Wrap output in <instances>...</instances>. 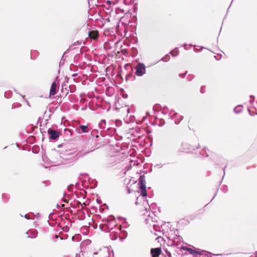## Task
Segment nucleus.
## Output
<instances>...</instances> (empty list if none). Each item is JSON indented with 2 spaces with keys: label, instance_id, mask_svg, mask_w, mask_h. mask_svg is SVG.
<instances>
[{
  "label": "nucleus",
  "instance_id": "13",
  "mask_svg": "<svg viewBox=\"0 0 257 257\" xmlns=\"http://www.w3.org/2000/svg\"><path fill=\"white\" fill-rule=\"evenodd\" d=\"M89 37L93 40H95L98 37V32L95 31H91L89 32Z\"/></svg>",
  "mask_w": 257,
  "mask_h": 257
},
{
  "label": "nucleus",
  "instance_id": "1",
  "mask_svg": "<svg viewBox=\"0 0 257 257\" xmlns=\"http://www.w3.org/2000/svg\"><path fill=\"white\" fill-rule=\"evenodd\" d=\"M110 232V236L112 240H115L119 236L120 225H117L113 216H109L104 223Z\"/></svg>",
  "mask_w": 257,
  "mask_h": 257
},
{
  "label": "nucleus",
  "instance_id": "15",
  "mask_svg": "<svg viewBox=\"0 0 257 257\" xmlns=\"http://www.w3.org/2000/svg\"><path fill=\"white\" fill-rule=\"evenodd\" d=\"M188 145L186 143H184L182 144V151L185 152H190L191 151L190 150V148H188Z\"/></svg>",
  "mask_w": 257,
  "mask_h": 257
},
{
  "label": "nucleus",
  "instance_id": "11",
  "mask_svg": "<svg viewBox=\"0 0 257 257\" xmlns=\"http://www.w3.org/2000/svg\"><path fill=\"white\" fill-rule=\"evenodd\" d=\"M54 157L57 159H61V153L56 152L54 154ZM54 163H56L57 165L60 164L62 163V161L61 159H60V160H58L57 161H54Z\"/></svg>",
  "mask_w": 257,
  "mask_h": 257
},
{
  "label": "nucleus",
  "instance_id": "9",
  "mask_svg": "<svg viewBox=\"0 0 257 257\" xmlns=\"http://www.w3.org/2000/svg\"><path fill=\"white\" fill-rule=\"evenodd\" d=\"M162 250L161 248L157 247L155 248H152L151 250V253L152 257H159V255L161 254Z\"/></svg>",
  "mask_w": 257,
  "mask_h": 257
},
{
  "label": "nucleus",
  "instance_id": "4",
  "mask_svg": "<svg viewBox=\"0 0 257 257\" xmlns=\"http://www.w3.org/2000/svg\"><path fill=\"white\" fill-rule=\"evenodd\" d=\"M135 74L138 76H142L146 73V67L143 63H140L136 67Z\"/></svg>",
  "mask_w": 257,
  "mask_h": 257
},
{
  "label": "nucleus",
  "instance_id": "22",
  "mask_svg": "<svg viewBox=\"0 0 257 257\" xmlns=\"http://www.w3.org/2000/svg\"><path fill=\"white\" fill-rule=\"evenodd\" d=\"M207 149L206 148H204V149H203V152H204V153H203L202 154V156H205V155H205V156H206V157H207V156H208V155L207 154Z\"/></svg>",
  "mask_w": 257,
  "mask_h": 257
},
{
  "label": "nucleus",
  "instance_id": "29",
  "mask_svg": "<svg viewBox=\"0 0 257 257\" xmlns=\"http://www.w3.org/2000/svg\"><path fill=\"white\" fill-rule=\"evenodd\" d=\"M139 197H138L137 198V201L136 202V204H138V202H139Z\"/></svg>",
  "mask_w": 257,
  "mask_h": 257
},
{
  "label": "nucleus",
  "instance_id": "17",
  "mask_svg": "<svg viewBox=\"0 0 257 257\" xmlns=\"http://www.w3.org/2000/svg\"><path fill=\"white\" fill-rule=\"evenodd\" d=\"M25 217L27 219H34V214H33V213L27 214L25 215Z\"/></svg>",
  "mask_w": 257,
  "mask_h": 257
},
{
  "label": "nucleus",
  "instance_id": "28",
  "mask_svg": "<svg viewBox=\"0 0 257 257\" xmlns=\"http://www.w3.org/2000/svg\"><path fill=\"white\" fill-rule=\"evenodd\" d=\"M253 101H254V97H253L252 98H251L250 100H249V102L250 103H252Z\"/></svg>",
  "mask_w": 257,
  "mask_h": 257
},
{
  "label": "nucleus",
  "instance_id": "21",
  "mask_svg": "<svg viewBox=\"0 0 257 257\" xmlns=\"http://www.w3.org/2000/svg\"><path fill=\"white\" fill-rule=\"evenodd\" d=\"M64 132H65V133L66 134H67V135H68L69 134H70V136L72 135V133H71V131L68 128H65L64 130Z\"/></svg>",
  "mask_w": 257,
  "mask_h": 257
},
{
  "label": "nucleus",
  "instance_id": "12",
  "mask_svg": "<svg viewBox=\"0 0 257 257\" xmlns=\"http://www.w3.org/2000/svg\"><path fill=\"white\" fill-rule=\"evenodd\" d=\"M154 233L157 236H160L161 234L160 227L157 225H153Z\"/></svg>",
  "mask_w": 257,
  "mask_h": 257
},
{
  "label": "nucleus",
  "instance_id": "16",
  "mask_svg": "<svg viewBox=\"0 0 257 257\" xmlns=\"http://www.w3.org/2000/svg\"><path fill=\"white\" fill-rule=\"evenodd\" d=\"M242 108V105H238L234 108V111L235 113H239L241 111Z\"/></svg>",
  "mask_w": 257,
  "mask_h": 257
},
{
  "label": "nucleus",
  "instance_id": "5",
  "mask_svg": "<svg viewBox=\"0 0 257 257\" xmlns=\"http://www.w3.org/2000/svg\"><path fill=\"white\" fill-rule=\"evenodd\" d=\"M48 134L49 135V138L53 140L57 139L61 134V133L51 128H49L48 130Z\"/></svg>",
  "mask_w": 257,
  "mask_h": 257
},
{
  "label": "nucleus",
  "instance_id": "8",
  "mask_svg": "<svg viewBox=\"0 0 257 257\" xmlns=\"http://www.w3.org/2000/svg\"><path fill=\"white\" fill-rule=\"evenodd\" d=\"M76 131L78 134L88 133L89 131L88 125H81L76 128Z\"/></svg>",
  "mask_w": 257,
  "mask_h": 257
},
{
  "label": "nucleus",
  "instance_id": "25",
  "mask_svg": "<svg viewBox=\"0 0 257 257\" xmlns=\"http://www.w3.org/2000/svg\"><path fill=\"white\" fill-rule=\"evenodd\" d=\"M111 1H109V0H107L106 2V3L108 5V6H110L111 4Z\"/></svg>",
  "mask_w": 257,
  "mask_h": 257
},
{
  "label": "nucleus",
  "instance_id": "23",
  "mask_svg": "<svg viewBox=\"0 0 257 257\" xmlns=\"http://www.w3.org/2000/svg\"><path fill=\"white\" fill-rule=\"evenodd\" d=\"M115 123H116V125L117 126H119L121 124V121L120 120H116Z\"/></svg>",
  "mask_w": 257,
  "mask_h": 257
},
{
  "label": "nucleus",
  "instance_id": "24",
  "mask_svg": "<svg viewBox=\"0 0 257 257\" xmlns=\"http://www.w3.org/2000/svg\"><path fill=\"white\" fill-rule=\"evenodd\" d=\"M169 57V56L167 55V56H166V57H163V58H162V60H163V61H166H166H168V59H167V60L166 59V58L167 57Z\"/></svg>",
  "mask_w": 257,
  "mask_h": 257
},
{
  "label": "nucleus",
  "instance_id": "10",
  "mask_svg": "<svg viewBox=\"0 0 257 257\" xmlns=\"http://www.w3.org/2000/svg\"><path fill=\"white\" fill-rule=\"evenodd\" d=\"M38 232L36 229H32L27 232L28 237L32 238H35L37 236Z\"/></svg>",
  "mask_w": 257,
  "mask_h": 257
},
{
  "label": "nucleus",
  "instance_id": "27",
  "mask_svg": "<svg viewBox=\"0 0 257 257\" xmlns=\"http://www.w3.org/2000/svg\"><path fill=\"white\" fill-rule=\"evenodd\" d=\"M200 92L203 93H204V86H202L200 89Z\"/></svg>",
  "mask_w": 257,
  "mask_h": 257
},
{
  "label": "nucleus",
  "instance_id": "6",
  "mask_svg": "<svg viewBox=\"0 0 257 257\" xmlns=\"http://www.w3.org/2000/svg\"><path fill=\"white\" fill-rule=\"evenodd\" d=\"M58 85L59 82L57 80L52 83L50 90V95L53 96L56 94Z\"/></svg>",
  "mask_w": 257,
  "mask_h": 257
},
{
  "label": "nucleus",
  "instance_id": "7",
  "mask_svg": "<svg viewBox=\"0 0 257 257\" xmlns=\"http://www.w3.org/2000/svg\"><path fill=\"white\" fill-rule=\"evenodd\" d=\"M171 119H175V123L178 124L180 121L182 119V116L178 115L177 113L171 112L170 113Z\"/></svg>",
  "mask_w": 257,
  "mask_h": 257
},
{
  "label": "nucleus",
  "instance_id": "26",
  "mask_svg": "<svg viewBox=\"0 0 257 257\" xmlns=\"http://www.w3.org/2000/svg\"><path fill=\"white\" fill-rule=\"evenodd\" d=\"M187 72H185V73L184 74H180V77H181V78H184V76L186 75Z\"/></svg>",
  "mask_w": 257,
  "mask_h": 257
},
{
  "label": "nucleus",
  "instance_id": "2",
  "mask_svg": "<svg viewBox=\"0 0 257 257\" xmlns=\"http://www.w3.org/2000/svg\"><path fill=\"white\" fill-rule=\"evenodd\" d=\"M94 254H98L100 257H113V252L109 247H103L98 251L94 252Z\"/></svg>",
  "mask_w": 257,
  "mask_h": 257
},
{
  "label": "nucleus",
  "instance_id": "3",
  "mask_svg": "<svg viewBox=\"0 0 257 257\" xmlns=\"http://www.w3.org/2000/svg\"><path fill=\"white\" fill-rule=\"evenodd\" d=\"M138 185L141 192V195L143 197L147 196V191L146 186V181L145 176H140L139 179Z\"/></svg>",
  "mask_w": 257,
  "mask_h": 257
},
{
  "label": "nucleus",
  "instance_id": "20",
  "mask_svg": "<svg viewBox=\"0 0 257 257\" xmlns=\"http://www.w3.org/2000/svg\"><path fill=\"white\" fill-rule=\"evenodd\" d=\"M187 250H188V251H189L191 253H199L198 251H195L194 250H193V249H191V248H187L186 249Z\"/></svg>",
  "mask_w": 257,
  "mask_h": 257
},
{
  "label": "nucleus",
  "instance_id": "30",
  "mask_svg": "<svg viewBox=\"0 0 257 257\" xmlns=\"http://www.w3.org/2000/svg\"><path fill=\"white\" fill-rule=\"evenodd\" d=\"M194 51H197L196 48H195V49H194Z\"/></svg>",
  "mask_w": 257,
  "mask_h": 257
},
{
  "label": "nucleus",
  "instance_id": "14",
  "mask_svg": "<svg viewBox=\"0 0 257 257\" xmlns=\"http://www.w3.org/2000/svg\"><path fill=\"white\" fill-rule=\"evenodd\" d=\"M143 205L144 206L145 210L148 212L150 210V207L148 203L147 200H144L143 201Z\"/></svg>",
  "mask_w": 257,
  "mask_h": 257
},
{
  "label": "nucleus",
  "instance_id": "18",
  "mask_svg": "<svg viewBox=\"0 0 257 257\" xmlns=\"http://www.w3.org/2000/svg\"><path fill=\"white\" fill-rule=\"evenodd\" d=\"M178 53H179V51L177 49H175V50H174L171 52V55L173 56H175L177 55L178 54Z\"/></svg>",
  "mask_w": 257,
  "mask_h": 257
},
{
  "label": "nucleus",
  "instance_id": "19",
  "mask_svg": "<svg viewBox=\"0 0 257 257\" xmlns=\"http://www.w3.org/2000/svg\"><path fill=\"white\" fill-rule=\"evenodd\" d=\"M100 127L101 128H105V120H101L99 124Z\"/></svg>",
  "mask_w": 257,
  "mask_h": 257
}]
</instances>
